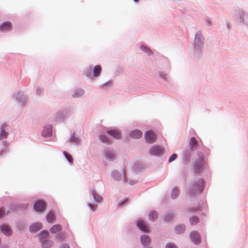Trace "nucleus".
I'll list each match as a JSON object with an SVG mask.
<instances>
[{
    "label": "nucleus",
    "mask_w": 248,
    "mask_h": 248,
    "mask_svg": "<svg viewBox=\"0 0 248 248\" xmlns=\"http://www.w3.org/2000/svg\"><path fill=\"white\" fill-rule=\"evenodd\" d=\"M173 216L171 214H168L165 217V220L167 221H170L173 218Z\"/></svg>",
    "instance_id": "nucleus-31"
},
{
    "label": "nucleus",
    "mask_w": 248,
    "mask_h": 248,
    "mask_svg": "<svg viewBox=\"0 0 248 248\" xmlns=\"http://www.w3.org/2000/svg\"><path fill=\"white\" fill-rule=\"evenodd\" d=\"M107 132L110 136H111L116 139H120L122 137L121 132L117 129L108 130L107 131Z\"/></svg>",
    "instance_id": "nucleus-4"
},
{
    "label": "nucleus",
    "mask_w": 248,
    "mask_h": 248,
    "mask_svg": "<svg viewBox=\"0 0 248 248\" xmlns=\"http://www.w3.org/2000/svg\"><path fill=\"white\" fill-rule=\"evenodd\" d=\"M62 230V226L59 224L53 226L50 229V232L52 233H55Z\"/></svg>",
    "instance_id": "nucleus-20"
},
{
    "label": "nucleus",
    "mask_w": 248,
    "mask_h": 248,
    "mask_svg": "<svg viewBox=\"0 0 248 248\" xmlns=\"http://www.w3.org/2000/svg\"><path fill=\"white\" fill-rule=\"evenodd\" d=\"M189 221L190 224L193 225L197 224L199 222V219L197 217L194 216L190 218Z\"/></svg>",
    "instance_id": "nucleus-26"
},
{
    "label": "nucleus",
    "mask_w": 248,
    "mask_h": 248,
    "mask_svg": "<svg viewBox=\"0 0 248 248\" xmlns=\"http://www.w3.org/2000/svg\"><path fill=\"white\" fill-rule=\"evenodd\" d=\"M185 228L184 225H179L176 226L175 232L177 234H180L184 232Z\"/></svg>",
    "instance_id": "nucleus-22"
},
{
    "label": "nucleus",
    "mask_w": 248,
    "mask_h": 248,
    "mask_svg": "<svg viewBox=\"0 0 248 248\" xmlns=\"http://www.w3.org/2000/svg\"><path fill=\"white\" fill-rule=\"evenodd\" d=\"M142 244L144 246H148L151 243V238L147 235H142L140 237Z\"/></svg>",
    "instance_id": "nucleus-13"
},
{
    "label": "nucleus",
    "mask_w": 248,
    "mask_h": 248,
    "mask_svg": "<svg viewBox=\"0 0 248 248\" xmlns=\"http://www.w3.org/2000/svg\"><path fill=\"white\" fill-rule=\"evenodd\" d=\"M124 202H125V201H124V202H120V204H122L123 203H124Z\"/></svg>",
    "instance_id": "nucleus-41"
},
{
    "label": "nucleus",
    "mask_w": 248,
    "mask_h": 248,
    "mask_svg": "<svg viewBox=\"0 0 248 248\" xmlns=\"http://www.w3.org/2000/svg\"><path fill=\"white\" fill-rule=\"evenodd\" d=\"M65 238V234L64 233H60L57 235V238L59 240H62Z\"/></svg>",
    "instance_id": "nucleus-30"
},
{
    "label": "nucleus",
    "mask_w": 248,
    "mask_h": 248,
    "mask_svg": "<svg viewBox=\"0 0 248 248\" xmlns=\"http://www.w3.org/2000/svg\"><path fill=\"white\" fill-rule=\"evenodd\" d=\"M6 125L5 124H3L1 128V132L0 133V140L6 138L8 136V133L5 131Z\"/></svg>",
    "instance_id": "nucleus-17"
},
{
    "label": "nucleus",
    "mask_w": 248,
    "mask_h": 248,
    "mask_svg": "<svg viewBox=\"0 0 248 248\" xmlns=\"http://www.w3.org/2000/svg\"><path fill=\"white\" fill-rule=\"evenodd\" d=\"M177 157V155L176 154H173L170 157L169 159V162H171L174 160Z\"/></svg>",
    "instance_id": "nucleus-33"
},
{
    "label": "nucleus",
    "mask_w": 248,
    "mask_h": 248,
    "mask_svg": "<svg viewBox=\"0 0 248 248\" xmlns=\"http://www.w3.org/2000/svg\"><path fill=\"white\" fill-rule=\"evenodd\" d=\"M188 145L190 149L191 150H193L196 148L198 145L197 140L194 137H191L190 139Z\"/></svg>",
    "instance_id": "nucleus-16"
},
{
    "label": "nucleus",
    "mask_w": 248,
    "mask_h": 248,
    "mask_svg": "<svg viewBox=\"0 0 248 248\" xmlns=\"http://www.w3.org/2000/svg\"><path fill=\"white\" fill-rule=\"evenodd\" d=\"M119 172L117 171H113L112 175V176L114 177V179L116 180L119 181L121 179H123L124 182L126 181V176H125V172L124 171H123V174L121 176V177H119L118 176Z\"/></svg>",
    "instance_id": "nucleus-10"
},
{
    "label": "nucleus",
    "mask_w": 248,
    "mask_h": 248,
    "mask_svg": "<svg viewBox=\"0 0 248 248\" xmlns=\"http://www.w3.org/2000/svg\"><path fill=\"white\" fill-rule=\"evenodd\" d=\"M63 154H64V156H65V157L66 158V159H67V160L70 163L73 162V158L70 154H69L68 153L66 152V151L63 152Z\"/></svg>",
    "instance_id": "nucleus-28"
},
{
    "label": "nucleus",
    "mask_w": 248,
    "mask_h": 248,
    "mask_svg": "<svg viewBox=\"0 0 248 248\" xmlns=\"http://www.w3.org/2000/svg\"><path fill=\"white\" fill-rule=\"evenodd\" d=\"M42 228V224L41 223H36L31 225L30 227V230L31 232H35Z\"/></svg>",
    "instance_id": "nucleus-15"
},
{
    "label": "nucleus",
    "mask_w": 248,
    "mask_h": 248,
    "mask_svg": "<svg viewBox=\"0 0 248 248\" xmlns=\"http://www.w3.org/2000/svg\"><path fill=\"white\" fill-rule=\"evenodd\" d=\"M156 139V136L155 132L152 130H149L145 134V141L149 143L154 142Z\"/></svg>",
    "instance_id": "nucleus-2"
},
{
    "label": "nucleus",
    "mask_w": 248,
    "mask_h": 248,
    "mask_svg": "<svg viewBox=\"0 0 248 248\" xmlns=\"http://www.w3.org/2000/svg\"><path fill=\"white\" fill-rule=\"evenodd\" d=\"M12 29V25L9 22H4L0 25V31H7Z\"/></svg>",
    "instance_id": "nucleus-7"
},
{
    "label": "nucleus",
    "mask_w": 248,
    "mask_h": 248,
    "mask_svg": "<svg viewBox=\"0 0 248 248\" xmlns=\"http://www.w3.org/2000/svg\"><path fill=\"white\" fill-rule=\"evenodd\" d=\"M48 236V232L46 231H42L38 235L39 239L42 241L44 239L47 237Z\"/></svg>",
    "instance_id": "nucleus-23"
},
{
    "label": "nucleus",
    "mask_w": 248,
    "mask_h": 248,
    "mask_svg": "<svg viewBox=\"0 0 248 248\" xmlns=\"http://www.w3.org/2000/svg\"><path fill=\"white\" fill-rule=\"evenodd\" d=\"M192 241L195 244H199L201 241L200 235L196 232H192L190 234Z\"/></svg>",
    "instance_id": "nucleus-8"
},
{
    "label": "nucleus",
    "mask_w": 248,
    "mask_h": 248,
    "mask_svg": "<svg viewBox=\"0 0 248 248\" xmlns=\"http://www.w3.org/2000/svg\"><path fill=\"white\" fill-rule=\"evenodd\" d=\"M104 156L108 161H112L116 158L115 153L109 150H107L105 151Z\"/></svg>",
    "instance_id": "nucleus-5"
},
{
    "label": "nucleus",
    "mask_w": 248,
    "mask_h": 248,
    "mask_svg": "<svg viewBox=\"0 0 248 248\" xmlns=\"http://www.w3.org/2000/svg\"><path fill=\"white\" fill-rule=\"evenodd\" d=\"M202 163V159L201 160H200V162H199V164H201Z\"/></svg>",
    "instance_id": "nucleus-39"
},
{
    "label": "nucleus",
    "mask_w": 248,
    "mask_h": 248,
    "mask_svg": "<svg viewBox=\"0 0 248 248\" xmlns=\"http://www.w3.org/2000/svg\"><path fill=\"white\" fill-rule=\"evenodd\" d=\"M51 126H45L42 131V136L45 137H50L51 135Z\"/></svg>",
    "instance_id": "nucleus-9"
},
{
    "label": "nucleus",
    "mask_w": 248,
    "mask_h": 248,
    "mask_svg": "<svg viewBox=\"0 0 248 248\" xmlns=\"http://www.w3.org/2000/svg\"><path fill=\"white\" fill-rule=\"evenodd\" d=\"M8 213V211L7 213L5 214L4 210L2 208H0V218L2 217L3 216H4L5 215H7Z\"/></svg>",
    "instance_id": "nucleus-34"
},
{
    "label": "nucleus",
    "mask_w": 248,
    "mask_h": 248,
    "mask_svg": "<svg viewBox=\"0 0 248 248\" xmlns=\"http://www.w3.org/2000/svg\"><path fill=\"white\" fill-rule=\"evenodd\" d=\"M46 220L49 223H53L55 220V216L52 212H50L46 216Z\"/></svg>",
    "instance_id": "nucleus-21"
},
{
    "label": "nucleus",
    "mask_w": 248,
    "mask_h": 248,
    "mask_svg": "<svg viewBox=\"0 0 248 248\" xmlns=\"http://www.w3.org/2000/svg\"><path fill=\"white\" fill-rule=\"evenodd\" d=\"M137 226L142 231L148 232L149 231L148 227L146 224L142 220H139L137 222Z\"/></svg>",
    "instance_id": "nucleus-12"
},
{
    "label": "nucleus",
    "mask_w": 248,
    "mask_h": 248,
    "mask_svg": "<svg viewBox=\"0 0 248 248\" xmlns=\"http://www.w3.org/2000/svg\"><path fill=\"white\" fill-rule=\"evenodd\" d=\"M149 219L151 221H154L157 218V214L155 211H151L149 214Z\"/></svg>",
    "instance_id": "nucleus-24"
},
{
    "label": "nucleus",
    "mask_w": 248,
    "mask_h": 248,
    "mask_svg": "<svg viewBox=\"0 0 248 248\" xmlns=\"http://www.w3.org/2000/svg\"><path fill=\"white\" fill-rule=\"evenodd\" d=\"M92 194L95 199V200L97 202H100L102 200V198L98 195L95 192L94 190H92Z\"/></svg>",
    "instance_id": "nucleus-25"
},
{
    "label": "nucleus",
    "mask_w": 248,
    "mask_h": 248,
    "mask_svg": "<svg viewBox=\"0 0 248 248\" xmlns=\"http://www.w3.org/2000/svg\"><path fill=\"white\" fill-rule=\"evenodd\" d=\"M99 139H100V140L101 141H102L103 142H107V143H108V142H109L108 139L105 135H100L99 136Z\"/></svg>",
    "instance_id": "nucleus-29"
},
{
    "label": "nucleus",
    "mask_w": 248,
    "mask_h": 248,
    "mask_svg": "<svg viewBox=\"0 0 248 248\" xmlns=\"http://www.w3.org/2000/svg\"><path fill=\"white\" fill-rule=\"evenodd\" d=\"M89 206L92 211H95L96 209V205H93L91 203L89 204Z\"/></svg>",
    "instance_id": "nucleus-35"
},
{
    "label": "nucleus",
    "mask_w": 248,
    "mask_h": 248,
    "mask_svg": "<svg viewBox=\"0 0 248 248\" xmlns=\"http://www.w3.org/2000/svg\"><path fill=\"white\" fill-rule=\"evenodd\" d=\"M101 70H102L101 67L100 65H95L93 68V71L94 77H98L100 75V74L101 72Z\"/></svg>",
    "instance_id": "nucleus-19"
},
{
    "label": "nucleus",
    "mask_w": 248,
    "mask_h": 248,
    "mask_svg": "<svg viewBox=\"0 0 248 248\" xmlns=\"http://www.w3.org/2000/svg\"><path fill=\"white\" fill-rule=\"evenodd\" d=\"M160 76L163 78L164 79H166V75L165 74H163V73H160Z\"/></svg>",
    "instance_id": "nucleus-37"
},
{
    "label": "nucleus",
    "mask_w": 248,
    "mask_h": 248,
    "mask_svg": "<svg viewBox=\"0 0 248 248\" xmlns=\"http://www.w3.org/2000/svg\"><path fill=\"white\" fill-rule=\"evenodd\" d=\"M196 170H197V171H198V172H199V171H200V170H198V169H197V168H196Z\"/></svg>",
    "instance_id": "nucleus-43"
},
{
    "label": "nucleus",
    "mask_w": 248,
    "mask_h": 248,
    "mask_svg": "<svg viewBox=\"0 0 248 248\" xmlns=\"http://www.w3.org/2000/svg\"><path fill=\"white\" fill-rule=\"evenodd\" d=\"M179 190L177 187H174L172 190L171 197L172 198H175L179 194Z\"/></svg>",
    "instance_id": "nucleus-27"
},
{
    "label": "nucleus",
    "mask_w": 248,
    "mask_h": 248,
    "mask_svg": "<svg viewBox=\"0 0 248 248\" xmlns=\"http://www.w3.org/2000/svg\"><path fill=\"white\" fill-rule=\"evenodd\" d=\"M163 149L160 146L156 145L152 147L149 150V153L152 155H159L162 154Z\"/></svg>",
    "instance_id": "nucleus-3"
},
{
    "label": "nucleus",
    "mask_w": 248,
    "mask_h": 248,
    "mask_svg": "<svg viewBox=\"0 0 248 248\" xmlns=\"http://www.w3.org/2000/svg\"><path fill=\"white\" fill-rule=\"evenodd\" d=\"M130 136L133 139H139L142 136V133L139 130H134L131 132Z\"/></svg>",
    "instance_id": "nucleus-11"
},
{
    "label": "nucleus",
    "mask_w": 248,
    "mask_h": 248,
    "mask_svg": "<svg viewBox=\"0 0 248 248\" xmlns=\"http://www.w3.org/2000/svg\"><path fill=\"white\" fill-rule=\"evenodd\" d=\"M134 1L136 2H137L139 1V0H134Z\"/></svg>",
    "instance_id": "nucleus-40"
},
{
    "label": "nucleus",
    "mask_w": 248,
    "mask_h": 248,
    "mask_svg": "<svg viewBox=\"0 0 248 248\" xmlns=\"http://www.w3.org/2000/svg\"><path fill=\"white\" fill-rule=\"evenodd\" d=\"M1 230L3 234L6 235H10L12 234V230L9 226L3 224L1 226Z\"/></svg>",
    "instance_id": "nucleus-14"
},
{
    "label": "nucleus",
    "mask_w": 248,
    "mask_h": 248,
    "mask_svg": "<svg viewBox=\"0 0 248 248\" xmlns=\"http://www.w3.org/2000/svg\"><path fill=\"white\" fill-rule=\"evenodd\" d=\"M140 48L143 51H144L149 54L151 53V51L145 46H143V45L141 46Z\"/></svg>",
    "instance_id": "nucleus-32"
},
{
    "label": "nucleus",
    "mask_w": 248,
    "mask_h": 248,
    "mask_svg": "<svg viewBox=\"0 0 248 248\" xmlns=\"http://www.w3.org/2000/svg\"><path fill=\"white\" fill-rule=\"evenodd\" d=\"M166 248H177L172 243L168 244Z\"/></svg>",
    "instance_id": "nucleus-36"
},
{
    "label": "nucleus",
    "mask_w": 248,
    "mask_h": 248,
    "mask_svg": "<svg viewBox=\"0 0 248 248\" xmlns=\"http://www.w3.org/2000/svg\"><path fill=\"white\" fill-rule=\"evenodd\" d=\"M204 187V181L202 179L198 181L197 185H192L189 189V194L190 195H195L200 194L202 192Z\"/></svg>",
    "instance_id": "nucleus-1"
},
{
    "label": "nucleus",
    "mask_w": 248,
    "mask_h": 248,
    "mask_svg": "<svg viewBox=\"0 0 248 248\" xmlns=\"http://www.w3.org/2000/svg\"><path fill=\"white\" fill-rule=\"evenodd\" d=\"M41 244L43 248H49L52 246L53 242L50 240H42Z\"/></svg>",
    "instance_id": "nucleus-18"
},
{
    "label": "nucleus",
    "mask_w": 248,
    "mask_h": 248,
    "mask_svg": "<svg viewBox=\"0 0 248 248\" xmlns=\"http://www.w3.org/2000/svg\"><path fill=\"white\" fill-rule=\"evenodd\" d=\"M197 164H196L195 168H197Z\"/></svg>",
    "instance_id": "nucleus-42"
},
{
    "label": "nucleus",
    "mask_w": 248,
    "mask_h": 248,
    "mask_svg": "<svg viewBox=\"0 0 248 248\" xmlns=\"http://www.w3.org/2000/svg\"><path fill=\"white\" fill-rule=\"evenodd\" d=\"M45 207V202L42 201H38L35 202L34 205V209L38 212L42 211Z\"/></svg>",
    "instance_id": "nucleus-6"
},
{
    "label": "nucleus",
    "mask_w": 248,
    "mask_h": 248,
    "mask_svg": "<svg viewBox=\"0 0 248 248\" xmlns=\"http://www.w3.org/2000/svg\"><path fill=\"white\" fill-rule=\"evenodd\" d=\"M61 248H69V246L67 244L63 245Z\"/></svg>",
    "instance_id": "nucleus-38"
}]
</instances>
